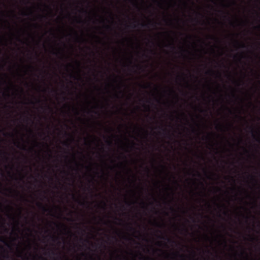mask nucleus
Wrapping results in <instances>:
<instances>
[{
    "instance_id": "f257e3e1",
    "label": "nucleus",
    "mask_w": 260,
    "mask_h": 260,
    "mask_svg": "<svg viewBox=\"0 0 260 260\" xmlns=\"http://www.w3.org/2000/svg\"><path fill=\"white\" fill-rule=\"evenodd\" d=\"M166 47L170 48L172 52L175 54L183 55L187 52V49L183 45H179L177 47L175 46L174 41L167 44Z\"/></svg>"
},
{
    "instance_id": "f03ea898",
    "label": "nucleus",
    "mask_w": 260,
    "mask_h": 260,
    "mask_svg": "<svg viewBox=\"0 0 260 260\" xmlns=\"http://www.w3.org/2000/svg\"><path fill=\"white\" fill-rule=\"evenodd\" d=\"M233 46L236 50H238L239 49H245V48H247V47H248V46L246 45L243 42H239L236 40H234Z\"/></svg>"
},
{
    "instance_id": "7ed1b4c3",
    "label": "nucleus",
    "mask_w": 260,
    "mask_h": 260,
    "mask_svg": "<svg viewBox=\"0 0 260 260\" xmlns=\"http://www.w3.org/2000/svg\"><path fill=\"white\" fill-rule=\"evenodd\" d=\"M159 238L161 239H165L167 240V241L170 243H175V241L172 240L171 239L166 237V236H159Z\"/></svg>"
},
{
    "instance_id": "20e7f679",
    "label": "nucleus",
    "mask_w": 260,
    "mask_h": 260,
    "mask_svg": "<svg viewBox=\"0 0 260 260\" xmlns=\"http://www.w3.org/2000/svg\"><path fill=\"white\" fill-rule=\"evenodd\" d=\"M37 206L42 209V211L44 212H47L48 210V209H47L46 207H45L42 203H38Z\"/></svg>"
},
{
    "instance_id": "39448f33",
    "label": "nucleus",
    "mask_w": 260,
    "mask_h": 260,
    "mask_svg": "<svg viewBox=\"0 0 260 260\" xmlns=\"http://www.w3.org/2000/svg\"><path fill=\"white\" fill-rule=\"evenodd\" d=\"M191 260H195V245L193 243L192 245Z\"/></svg>"
},
{
    "instance_id": "423d86ee",
    "label": "nucleus",
    "mask_w": 260,
    "mask_h": 260,
    "mask_svg": "<svg viewBox=\"0 0 260 260\" xmlns=\"http://www.w3.org/2000/svg\"><path fill=\"white\" fill-rule=\"evenodd\" d=\"M192 57H193L194 55V51H195V47H196V44H195V41L192 40Z\"/></svg>"
},
{
    "instance_id": "0eeeda50",
    "label": "nucleus",
    "mask_w": 260,
    "mask_h": 260,
    "mask_svg": "<svg viewBox=\"0 0 260 260\" xmlns=\"http://www.w3.org/2000/svg\"><path fill=\"white\" fill-rule=\"evenodd\" d=\"M174 255H176V256H179V257H183V255H182V254H180L179 253V252H176V253H174Z\"/></svg>"
},
{
    "instance_id": "6e6552de",
    "label": "nucleus",
    "mask_w": 260,
    "mask_h": 260,
    "mask_svg": "<svg viewBox=\"0 0 260 260\" xmlns=\"http://www.w3.org/2000/svg\"><path fill=\"white\" fill-rule=\"evenodd\" d=\"M215 48H219L218 46H217V45H215L214 46H211V49L212 51H214V50H215Z\"/></svg>"
},
{
    "instance_id": "1a4fd4ad",
    "label": "nucleus",
    "mask_w": 260,
    "mask_h": 260,
    "mask_svg": "<svg viewBox=\"0 0 260 260\" xmlns=\"http://www.w3.org/2000/svg\"><path fill=\"white\" fill-rule=\"evenodd\" d=\"M77 201L80 205H84L85 203V202H82L79 200H77Z\"/></svg>"
},
{
    "instance_id": "9d476101",
    "label": "nucleus",
    "mask_w": 260,
    "mask_h": 260,
    "mask_svg": "<svg viewBox=\"0 0 260 260\" xmlns=\"http://www.w3.org/2000/svg\"><path fill=\"white\" fill-rule=\"evenodd\" d=\"M139 24V25H141V26H142V27H146V26H147V24H145V23H140V24Z\"/></svg>"
},
{
    "instance_id": "9b49d317",
    "label": "nucleus",
    "mask_w": 260,
    "mask_h": 260,
    "mask_svg": "<svg viewBox=\"0 0 260 260\" xmlns=\"http://www.w3.org/2000/svg\"><path fill=\"white\" fill-rule=\"evenodd\" d=\"M2 153H3L4 154V155L5 156L6 159H8V157L6 156V155L7 154V153L5 152V151H2Z\"/></svg>"
},
{
    "instance_id": "f8f14e48",
    "label": "nucleus",
    "mask_w": 260,
    "mask_h": 260,
    "mask_svg": "<svg viewBox=\"0 0 260 260\" xmlns=\"http://www.w3.org/2000/svg\"><path fill=\"white\" fill-rule=\"evenodd\" d=\"M131 26L133 28H135L137 27V25L135 24H133L132 25H131Z\"/></svg>"
},
{
    "instance_id": "ddd939ff",
    "label": "nucleus",
    "mask_w": 260,
    "mask_h": 260,
    "mask_svg": "<svg viewBox=\"0 0 260 260\" xmlns=\"http://www.w3.org/2000/svg\"><path fill=\"white\" fill-rule=\"evenodd\" d=\"M105 27L107 29H111V27L110 25H105Z\"/></svg>"
},
{
    "instance_id": "4468645a",
    "label": "nucleus",
    "mask_w": 260,
    "mask_h": 260,
    "mask_svg": "<svg viewBox=\"0 0 260 260\" xmlns=\"http://www.w3.org/2000/svg\"><path fill=\"white\" fill-rule=\"evenodd\" d=\"M51 238L53 241H55L57 239V238L54 236H51Z\"/></svg>"
},
{
    "instance_id": "2eb2a0df",
    "label": "nucleus",
    "mask_w": 260,
    "mask_h": 260,
    "mask_svg": "<svg viewBox=\"0 0 260 260\" xmlns=\"http://www.w3.org/2000/svg\"><path fill=\"white\" fill-rule=\"evenodd\" d=\"M210 37L211 38V39H214V40H216V41H218V39L217 38L214 37Z\"/></svg>"
},
{
    "instance_id": "dca6fc26",
    "label": "nucleus",
    "mask_w": 260,
    "mask_h": 260,
    "mask_svg": "<svg viewBox=\"0 0 260 260\" xmlns=\"http://www.w3.org/2000/svg\"><path fill=\"white\" fill-rule=\"evenodd\" d=\"M21 148L23 150H26V146L24 145H22V147H21Z\"/></svg>"
},
{
    "instance_id": "f3484780",
    "label": "nucleus",
    "mask_w": 260,
    "mask_h": 260,
    "mask_svg": "<svg viewBox=\"0 0 260 260\" xmlns=\"http://www.w3.org/2000/svg\"><path fill=\"white\" fill-rule=\"evenodd\" d=\"M160 128H161L164 132H165V133L168 132V131L166 128H162V127H161Z\"/></svg>"
},
{
    "instance_id": "a211bd4d",
    "label": "nucleus",
    "mask_w": 260,
    "mask_h": 260,
    "mask_svg": "<svg viewBox=\"0 0 260 260\" xmlns=\"http://www.w3.org/2000/svg\"><path fill=\"white\" fill-rule=\"evenodd\" d=\"M75 35H76V39L77 40H79V37L78 36V34H77V33L76 32H75Z\"/></svg>"
},
{
    "instance_id": "6ab92c4d",
    "label": "nucleus",
    "mask_w": 260,
    "mask_h": 260,
    "mask_svg": "<svg viewBox=\"0 0 260 260\" xmlns=\"http://www.w3.org/2000/svg\"><path fill=\"white\" fill-rule=\"evenodd\" d=\"M107 143L109 145H111L112 144V142L111 141H107Z\"/></svg>"
},
{
    "instance_id": "aec40b11",
    "label": "nucleus",
    "mask_w": 260,
    "mask_h": 260,
    "mask_svg": "<svg viewBox=\"0 0 260 260\" xmlns=\"http://www.w3.org/2000/svg\"><path fill=\"white\" fill-rule=\"evenodd\" d=\"M128 226L130 228L131 230H135V229L131 225H129Z\"/></svg>"
},
{
    "instance_id": "412c9836",
    "label": "nucleus",
    "mask_w": 260,
    "mask_h": 260,
    "mask_svg": "<svg viewBox=\"0 0 260 260\" xmlns=\"http://www.w3.org/2000/svg\"><path fill=\"white\" fill-rule=\"evenodd\" d=\"M156 225L158 227H161V224H159V223H156Z\"/></svg>"
},
{
    "instance_id": "4be33fe9",
    "label": "nucleus",
    "mask_w": 260,
    "mask_h": 260,
    "mask_svg": "<svg viewBox=\"0 0 260 260\" xmlns=\"http://www.w3.org/2000/svg\"><path fill=\"white\" fill-rule=\"evenodd\" d=\"M4 95H7L8 97H9L10 96L9 94V93H4Z\"/></svg>"
},
{
    "instance_id": "5701e85b",
    "label": "nucleus",
    "mask_w": 260,
    "mask_h": 260,
    "mask_svg": "<svg viewBox=\"0 0 260 260\" xmlns=\"http://www.w3.org/2000/svg\"><path fill=\"white\" fill-rule=\"evenodd\" d=\"M52 254L53 255H55V254H56V253L54 251H52Z\"/></svg>"
},
{
    "instance_id": "b1692460",
    "label": "nucleus",
    "mask_w": 260,
    "mask_h": 260,
    "mask_svg": "<svg viewBox=\"0 0 260 260\" xmlns=\"http://www.w3.org/2000/svg\"><path fill=\"white\" fill-rule=\"evenodd\" d=\"M64 144L65 145H66V146H68L69 145V144L68 143H67V142H64Z\"/></svg>"
},
{
    "instance_id": "393cba45",
    "label": "nucleus",
    "mask_w": 260,
    "mask_h": 260,
    "mask_svg": "<svg viewBox=\"0 0 260 260\" xmlns=\"http://www.w3.org/2000/svg\"><path fill=\"white\" fill-rule=\"evenodd\" d=\"M170 91H171V92H173V93H174V92H175V91H174V90H173V89H171L170 90Z\"/></svg>"
},
{
    "instance_id": "a878e982",
    "label": "nucleus",
    "mask_w": 260,
    "mask_h": 260,
    "mask_svg": "<svg viewBox=\"0 0 260 260\" xmlns=\"http://www.w3.org/2000/svg\"><path fill=\"white\" fill-rule=\"evenodd\" d=\"M126 203H127V205H128V206H130V205H131V204L130 203H129V202H126Z\"/></svg>"
},
{
    "instance_id": "bb28decb",
    "label": "nucleus",
    "mask_w": 260,
    "mask_h": 260,
    "mask_svg": "<svg viewBox=\"0 0 260 260\" xmlns=\"http://www.w3.org/2000/svg\"><path fill=\"white\" fill-rule=\"evenodd\" d=\"M165 20L167 21V22H169L170 23V20H167V19H165Z\"/></svg>"
},
{
    "instance_id": "cd10ccee",
    "label": "nucleus",
    "mask_w": 260,
    "mask_h": 260,
    "mask_svg": "<svg viewBox=\"0 0 260 260\" xmlns=\"http://www.w3.org/2000/svg\"><path fill=\"white\" fill-rule=\"evenodd\" d=\"M103 203L104 206L105 207L106 206V203L105 202H103Z\"/></svg>"
},
{
    "instance_id": "c85d7f7f",
    "label": "nucleus",
    "mask_w": 260,
    "mask_h": 260,
    "mask_svg": "<svg viewBox=\"0 0 260 260\" xmlns=\"http://www.w3.org/2000/svg\"><path fill=\"white\" fill-rule=\"evenodd\" d=\"M29 132L30 133H32V130H31V129H29Z\"/></svg>"
},
{
    "instance_id": "c756f323",
    "label": "nucleus",
    "mask_w": 260,
    "mask_h": 260,
    "mask_svg": "<svg viewBox=\"0 0 260 260\" xmlns=\"http://www.w3.org/2000/svg\"><path fill=\"white\" fill-rule=\"evenodd\" d=\"M178 77L180 79L182 78L181 76H178Z\"/></svg>"
},
{
    "instance_id": "7c9ffc66",
    "label": "nucleus",
    "mask_w": 260,
    "mask_h": 260,
    "mask_svg": "<svg viewBox=\"0 0 260 260\" xmlns=\"http://www.w3.org/2000/svg\"><path fill=\"white\" fill-rule=\"evenodd\" d=\"M47 108H48L49 109L51 110H52V109H51V108H50L49 106H47Z\"/></svg>"
},
{
    "instance_id": "2f4dec72",
    "label": "nucleus",
    "mask_w": 260,
    "mask_h": 260,
    "mask_svg": "<svg viewBox=\"0 0 260 260\" xmlns=\"http://www.w3.org/2000/svg\"><path fill=\"white\" fill-rule=\"evenodd\" d=\"M161 167H162L163 169H166V167H165V166H161Z\"/></svg>"
},
{
    "instance_id": "473e14b6",
    "label": "nucleus",
    "mask_w": 260,
    "mask_h": 260,
    "mask_svg": "<svg viewBox=\"0 0 260 260\" xmlns=\"http://www.w3.org/2000/svg\"><path fill=\"white\" fill-rule=\"evenodd\" d=\"M0 241H2V242H4V240H3V239L2 238H0Z\"/></svg>"
},
{
    "instance_id": "72a5a7b5",
    "label": "nucleus",
    "mask_w": 260,
    "mask_h": 260,
    "mask_svg": "<svg viewBox=\"0 0 260 260\" xmlns=\"http://www.w3.org/2000/svg\"><path fill=\"white\" fill-rule=\"evenodd\" d=\"M82 22L81 20V19H80L78 22H79V23H80V22Z\"/></svg>"
},
{
    "instance_id": "f704fd0d",
    "label": "nucleus",
    "mask_w": 260,
    "mask_h": 260,
    "mask_svg": "<svg viewBox=\"0 0 260 260\" xmlns=\"http://www.w3.org/2000/svg\"><path fill=\"white\" fill-rule=\"evenodd\" d=\"M40 101H40V100H37V102H38V103H40Z\"/></svg>"
},
{
    "instance_id": "c9c22d12",
    "label": "nucleus",
    "mask_w": 260,
    "mask_h": 260,
    "mask_svg": "<svg viewBox=\"0 0 260 260\" xmlns=\"http://www.w3.org/2000/svg\"><path fill=\"white\" fill-rule=\"evenodd\" d=\"M9 190L10 191V192H12V190L11 189H9Z\"/></svg>"
},
{
    "instance_id": "e433bc0d",
    "label": "nucleus",
    "mask_w": 260,
    "mask_h": 260,
    "mask_svg": "<svg viewBox=\"0 0 260 260\" xmlns=\"http://www.w3.org/2000/svg\"><path fill=\"white\" fill-rule=\"evenodd\" d=\"M82 10L83 11L85 12H86V11H84L83 9H82Z\"/></svg>"
},
{
    "instance_id": "4c0bfd02",
    "label": "nucleus",
    "mask_w": 260,
    "mask_h": 260,
    "mask_svg": "<svg viewBox=\"0 0 260 260\" xmlns=\"http://www.w3.org/2000/svg\"><path fill=\"white\" fill-rule=\"evenodd\" d=\"M15 191L17 193V194H19V192L18 191Z\"/></svg>"
},
{
    "instance_id": "58836bf2",
    "label": "nucleus",
    "mask_w": 260,
    "mask_h": 260,
    "mask_svg": "<svg viewBox=\"0 0 260 260\" xmlns=\"http://www.w3.org/2000/svg\"><path fill=\"white\" fill-rule=\"evenodd\" d=\"M143 87H144V88H147V87H148V86H144Z\"/></svg>"
},
{
    "instance_id": "ea45409f",
    "label": "nucleus",
    "mask_w": 260,
    "mask_h": 260,
    "mask_svg": "<svg viewBox=\"0 0 260 260\" xmlns=\"http://www.w3.org/2000/svg\"><path fill=\"white\" fill-rule=\"evenodd\" d=\"M9 208H10L11 209H12V207H9Z\"/></svg>"
},
{
    "instance_id": "a19ab883",
    "label": "nucleus",
    "mask_w": 260,
    "mask_h": 260,
    "mask_svg": "<svg viewBox=\"0 0 260 260\" xmlns=\"http://www.w3.org/2000/svg\"><path fill=\"white\" fill-rule=\"evenodd\" d=\"M17 147H19V145H17Z\"/></svg>"
},
{
    "instance_id": "79ce46f5",
    "label": "nucleus",
    "mask_w": 260,
    "mask_h": 260,
    "mask_svg": "<svg viewBox=\"0 0 260 260\" xmlns=\"http://www.w3.org/2000/svg\"><path fill=\"white\" fill-rule=\"evenodd\" d=\"M0 205L1 206V204H0Z\"/></svg>"
}]
</instances>
